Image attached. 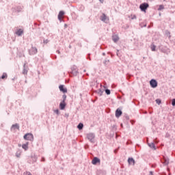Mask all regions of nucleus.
I'll use <instances>...</instances> for the list:
<instances>
[{"instance_id": "f257e3e1", "label": "nucleus", "mask_w": 175, "mask_h": 175, "mask_svg": "<svg viewBox=\"0 0 175 175\" xmlns=\"http://www.w3.org/2000/svg\"><path fill=\"white\" fill-rule=\"evenodd\" d=\"M25 140H33V135L31 133H27L24 135Z\"/></svg>"}, {"instance_id": "f03ea898", "label": "nucleus", "mask_w": 175, "mask_h": 175, "mask_svg": "<svg viewBox=\"0 0 175 175\" xmlns=\"http://www.w3.org/2000/svg\"><path fill=\"white\" fill-rule=\"evenodd\" d=\"M141 10H142V12H146V9H147V8H148V3H142L139 6Z\"/></svg>"}, {"instance_id": "7ed1b4c3", "label": "nucleus", "mask_w": 175, "mask_h": 175, "mask_svg": "<svg viewBox=\"0 0 175 175\" xmlns=\"http://www.w3.org/2000/svg\"><path fill=\"white\" fill-rule=\"evenodd\" d=\"M150 84L152 88H155L158 85V83H157L155 79H152L150 82Z\"/></svg>"}, {"instance_id": "20e7f679", "label": "nucleus", "mask_w": 175, "mask_h": 175, "mask_svg": "<svg viewBox=\"0 0 175 175\" xmlns=\"http://www.w3.org/2000/svg\"><path fill=\"white\" fill-rule=\"evenodd\" d=\"M88 139L92 142L94 143V140L95 139V135L92 133H90L88 135Z\"/></svg>"}, {"instance_id": "39448f33", "label": "nucleus", "mask_w": 175, "mask_h": 175, "mask_svg": "<svg viewBox=\"0 0 175 175\" xmlns=\"http://www.w3.org/2000/svg\"><path fill=\"white\" fill-rule=\"evenodd\" d=\"M99 162H100V160L97 157H94L92 161V163L93 165H96V163H99Z\"/></svg>"}, {"instance_id": "423d86ee", "label": "nucleus", "mask_w": 175, "mask_h": 175, "mask_svg": "<svg viewBox=\"0 0 175 175\" xmlns=\"http://www.w3.org/2000/svg\"><path fill=\"white\" fill-rule=\"evenodd\" d=\"M101 20H102V21H104L105 23L109 22V19L107 18V17L106 16V15L105 14H103L101 16Z\"/></svg>"}, {"instance_id": "0eeeda50", "label": "nucleus", "mask_w": 175, "mask_h": 175, "mask_svg": "<svg viewBox=\"0 0 175 175\" xmlns=\"http://www.w3.org/2000/svg\"><path fill=\"white\" fill-rule=\"evenodd\" d=\"M60 91H62V92H64V93H66V92H68V90L65 88H64V85H61L59 87Z\"/></svg>"}, {"instance_id": "6e6552de", "label": "nucleus", "mask_w": 175, "mask_h": 175, "mask_svg": "<svg viewBox=\"0 0 175 175\" xmlns=\"http://www.w3.org/2000/svg\"><path fill=\"white\" fill-rule=\"evenodd\" d=\"M122 114V111L120 109H117L116 111V117L118 118Z\"/></svg>"}, {"instance_id": "1a4fd4ad", "label": "nucleus", "mask_w": 175, "mask_h": 175, "mask_svg": "<svg viewBox=\"0 0 175 175\" xmlns=\"http://www.w3.org/2000/svg\"><path fill=\"white\" fill-rule=\"evenodd\" d=\"M38 53V49L36 47H32L30 54H36Z\"/></svg>"}, {"instance_id": "9d476101", "label": "nucleus", "mask_w": 175, "mask_h": 175, "mask_svg": "<svg viewBox=\"0 0 175 175\" xmlns=\"http://www.w3.org/2000/svg\"><path fill=\"white\" fill-rule=\"evenodd\" d=\"M66 106V104L64 101L62 103H61L59 105V107H60L61 110H64V109H65Z\"/></svg>"}, {"instance_id": "9b49d317", "label": "nucleus", "mask_w": 175, "mask_h": 175, "mask_svg": "<svg viewBox=\"0 0 175 175\" xmlns=\"http://www.w3.org/2000/svg\"><path fill=\"white\" fill-rule=\"evenodd\" d=\"M128 162L130 165H135V159L133 158H129Z\"/></svg>"}, {"instance_id": "f8f14e48", "label": "nucleus", "mask_w": 175, "mask_h": 175, "mask_svg": "<svg viewBox=\"0 0 175 175\" xmlns=\"http://www.w3.org/2000/svg\"><path fill=\"white\" fill-rule=\"evenodd\" d=\"M65 14V12L64 11H60L58 15L59 20H61V18Z\"/></svg>"}, {"instance_id": "ddd939ff", "label": "nucleus", "mask_w": 175, "mask_h": 175, "mask_svg": "<svg viewBox=\"0 0 175 175\" xmlns=\"http://www.w3.org/2000/svg\"><path fill=\"white\" fill-rule=\"evenodd\" d=\"M118 36H113V42H118Z\"/></svg>"}, {"instance_id": "4468645a", "label": "nucleus", "mask_w": 175, "mask_h": 175, "mask_svg": "<svg viewBox=\"0 0 175 175\" xmlns=\"http://www.w3.org/2000/svg\"><path fill=\"white\" fill-rule=\"evenodd\" d=\"M149 147H150V148H153L154 150H155V144H154V143H150L148 144Z\"/></svg>"}, {"instance_id": "2eb2a0df", "label": "nucleus", "mask_w": 175, "mask_h": 175, "mask_svg": "<svg viewBox=\"0 0 175 175\" xmlns=\"http://www.w3.org/2000/svg\"><path fill=\"white\" fill-rule=\"evenodd\" d=\"M83 126H84L83 123H79V125L77 126V128H78V129L81 130V129H83Z\"/></svg>"}, {"instance_id": "dca6fc26", "label": "nucleus", "mask_w": 175, "mask_h": 175, "mask_svg": "<svg viewBox=\"0 0 175 175\" xmlns=\"http://www.w3.org/2000/svg\"><path fill=\"white\" fill-rule=\"evenodd\" d=\"M22 147L24 148V150H28V143L23 144Z\"/></svg>"}, {"instance_id": "f3484780", "label": "nucleus", "mask_w": 175, "mask_h": 175, "mask_svg": "<svg viewBox=\"0 0 175 175\" xmlns=\"http://www.w3.org/2000/svg\"><path fill=\"white\" fill-rule=\"evenodd\" d=\"M16 33L18 35V36H20V35H21V33H23V30L19 29V30L16 32Z\"/></svg>"}, {"instance_id": "a211bd4d", "label": "nucleus", "mask_w": 175, "mask_h": 175, "mask_svg": "<svg viewBox=\"0 0 175 175\" xmlns=\"http://www.w3.org/2000/svg\"><path fill=\"white\" fill-rule=\"evenodd\" d=\"M156 46L155 45H152L151 46V50H152V51H155V49H156Z\"/></svg>"}, {"instance_id": "6ab92c4d", "label": "nucleus", "mask_w": 175, "mask_h": 175, "mask_svg": "<svg viewBox=\"0 0 175 175\" xmlns=\"http://www.w3.org/2000/svg\"><path fill=\"white\" fill-rule=\"evenodd\" d=\"M105 92H106L107 95H110V90H109V89L105 90Z\"/></svg>"}, {"instance_id": "aec40b11", "label": "nucleus", "mask_w": 175, "mask_h": 175, "mask_svg": "<svg viewBox=\"0 0 175 175\" xmlns=\"http://www.w3.org/2000/svg\"><path fill=\"white\" fill-rule=\"evenodd\" d=\"M131 20H135L136 18V15H131Z\"/></svg>"}, {"instance_id": "412c9836", "label": "nucleus", "mask_w": 175, "mask_h": 175, "mask_svg": "<svg viewBox=\"0 0 175 175\" xmlns=\"http://www.w3.org/2000/svg\"><path fill=\"white\" fill-rule=\"evenodd\" d=\"M5 77H8V75H6V74L4 73V74L2 75L1 79H5Z\"/></svg>"}, {"instance_id": "4be33fe9", "label": "nucleus", "mask_w": 175, "mask_h": 175, "mask_svg": "<svg viewBox=\"0 0 175 175\" xmlns=\"http://www.w3.org/2000/svg\"><path fill=\"white\" fill-rule=\"evenodd\" d=\"M156 103H157V105H161V100L157 99Z\"/></svg>"}, {"instance_id": "5701e85b", "label": "nucleus", "mask_w": 175, "mask_h": 175, "mask_svg": "<svg viewBox=\"0 0 175 175\" xmlns=\"http://www.w3.org/2000/svg\"><path fill=\"white\" fill-rule=\"evenodd\" d=\"M164 165H169V160H165Z\"/></svg>"}, {"instance_id": "b1692460", "label": "nucleus", "mask_w": 175, "mask_h": 175, "mask_svg": "<svg viewBox=\"0 0 175 175\" xmlns=\"http://www.w3.org/2000/svg\"><path fill=\"white\" fill-rule=\"evenodd\" d=\"M63 102H65V100H66V95H63Z\"/></svg>"}, {"instance_id": "393cba45", "label": "nucleus", "mask_w": 175, "mask_h": 175, "mask_svg": "<svg viewBox=\"0 0 175 175\" xmlns=\"http://www.w3.org/2000/svg\"><path fill=\"white\" fill-rule=\"evenodd\" d=\"M13 128H16V129H18V124L13 125L12 129Z\"/></svg>"}, {"instance_id": "a878e982", "label": "nucleus", "mask_w": 175, "mask_h": 175, "mask_svg": "<svg viewBox=\"0 0 175 175\" xmlns=\"http://www.w3.org/2000/svg\"><path fill=\"white\" fill-rule=\"evenodd\" d=\"M163 9H164L163 5H160L159 8V10H162Z\"/></svg>"}, {"instance_id": "bb28decb", "label": "nucleus", "mask_w": 175, "mask_h": 175, "mask_svg": "<svg viewBox=\"0 0 175 175\" xmlns=\"http://www.w3.org/2000/svg\"><path fill=\"white\" fill-rule=\"evenodd\" d=\"M172 106H175V99H172Z\"/></svg>"}, {"instance_id": "cd10ccee", "label": "nucleus", "mask_w": 175, "mask_h": 175, "mask_svg": "<svg viewBox=\"0 0 175 175\" xmlns=\"http://www.w3.org/2000/svg\"><path fill=\"white\" fill-rule=\"evenodd\" d=\"M55 113H56L57 114H58L59 113V111L58 109L55 111Z\"/></svg>"}, {"instance_id": "c85d7f7f", "label": "nucleus", "mask_w": 175, "mask_h": 175, "mask_svg": "<svg viewBox=\"0 0 175 175\" xmlns=\"http://www.w3.org/2000/svg\"><path fill=\"white\" fill-rule=\"evenodd\" d=\"M23 73H24V75H25V73H27V70H24Z\"/></svg>"}, {"instance_id": "c756f323", "label": "nucleus", "mask_w": 175, "mask_h": 175, "mask_svg": "<svg viewBox=\"0 0 175 175\" xmlns=\"http://www.w3.org/2000/svg\"><path fill=\"white\" fill-rule=\"evenodd\" d=\"M100 2L103 3V0H100Z\"/></svg>"}, {"instance_id": "7c9ffc66", "label": "nucleus", "mask_w": 175, "mask_h": 175, "mask_svg": "<svg viewBox=\"0 0 175 175\" xmlns=\"http://www.w3.org/2000/svg\"><path fill=\"white\" fill-rule=\"evenodd\" d=\"M27 175H31V173L29 172V173H27Z\"/></svg>"}, {"instance_id": "2f4dec72", "label": "nucleus", "mask_w": 175, "mask_h": 175, "mask_svg": "<svg viewBox=\"0 0 175 175\" xmlns=\"http://www.w3.org/2000/svg\"><path fill=\"white\" fill-rule=\"evenodd\" d=\"M150 174L151 175H152V172H150Z\"/></svg>"}, {"instance_id": "473e14b6", "label": "nucleus", "mask_w": 175, "mask_h": 175, "mask_svg": "<svg viewBox=\"0 0 175 175\" xmlns=\"http://www.w3.org/2000/svg\"><path fill=\"white\" fill-rule=\"evenodd\" d=\"M17 157H19V156H18H18H17Z\"/></svg>"}, {"instance_id": "72a5a7b5", "label": "nucleus", "mask_w": 175, "mask_h": 175, "mask_svg": "<svg viewBox=\"0 0 175 175\" xmlns=\"http://www.w3.org/2000/svg\"><path fill=\"white\" fill-rule=\"evenodd\" d=\"M17 157H19V156H18H18H17Z\"/></svg>"}]
</instances>
